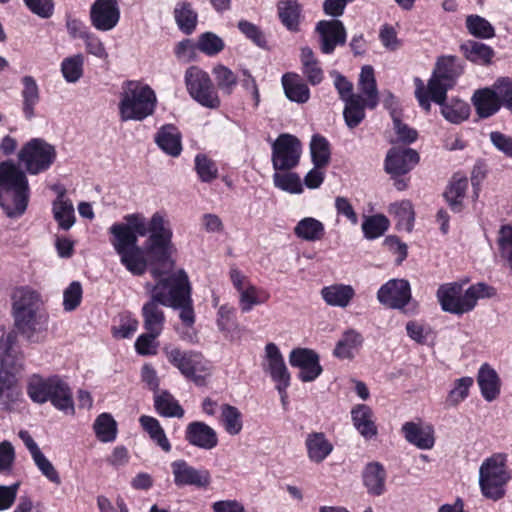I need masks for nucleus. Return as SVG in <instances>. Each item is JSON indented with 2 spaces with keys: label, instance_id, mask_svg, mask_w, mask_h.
<instances>
[{
  "label": "nucleus",
  "instance_id": "37",
  "mask_svg": "<svg viewBox=\"0 0 512 512\" xmlns=\"http://www.w3.org/2000/svg\"><path fill=\"white\" fill-rule=\"evenodd\" d=\"M295 235L305 241H319L325 234L324 224L313 217L301 219L294 228Z\"/></svg>",
  "mask_w": 512,
  "mask_h": 512
},
{
  "label": "nucleus",
  "instance_id": "29",
  "mask_svg": "<svg viewBox=\"0 0 512 512\" xmlns=\"http://www.w3.org/2000/svg\"><path fill=\"white\" fill-rule=\"evenodd\" d=\"M472 101L480 118H488L497 113L501 108L493 86L476 90Z\"/></svg>",
  "mask_w": 512,
  "mask_h": 512
},
{
  "label": "nucleus",
  "instance_id": "30",
  "mask_svg": "<svg viewBox=\"0 0 512 512\" xmlns=\"http://www.w3.org/2000/svg\"><path fill=\"white\" fill-rule=\"evenodd\" d=\"M321 296L327 305L333 307H347L355 296L351 285L333 284L321 289Z\"/></svg>",
  "mask_w": 512,
  "mask_h": 512
},
{
  "label": "nucleus",
  "instance_id": "44",
  "mask_svg": "<svg viewBox=\"0 0 512 512\" xmlns=\"http://www.w3.org/2000/svg\"><path fill=\"white\" fill-rule=\"evenodd\" d=\"M52 387V377L34 375L28 383L27 394L33 402L43 404L48 402Z\"/></svg>",
  "mask_w": 512,
  "mask_h": 512
},
{
  "label": "nucleus",
  "instance_id": "58",
  "mask_svg": "<svg viewBox=\"0 0 512 512\" xmlns=\"http://www.w3.org/2000/svg\"><path fill=\"white\" fill-rule=\"evenodd\" d=\"M389 227V221L384 215L367 217L362 223V230L367 239L382 236Z\"/></svg>",
  "mask_w": 512,
  "mask_h": 512
},
{
  "label": "nucleus",
  "instance_id": "49",
  "mask_svg": "<svg viewBox=\"0 0 512 512\" xmlns=\"http://www.w3.org/2000/svg\"><path fill=\"white\" fill-rule=\"evenodd\" d=\"M310 153L314 166L324 168L330 162V146L328 141L320 135H314L310 142Z\"/></svg>",
  "mask_w": 512,
  "mask_h": 512
},
{
  "label": "nucleus",
  "instance_id": "16",
  "mask_svg": "<svg viewBox=\"0 0 512 512\" xmlns=\"http://www.w3.org/2000/svg\"><path fill=\"white\" fill-rule=\"evenodd\" d=\"M261 367L263 372L270 377L275 384L291 381V374L284 361L279 347L269 342L264 347Z\"/></svg>",
  "mask_w": 512,
  "mask_h": 512
},
{
  "label": "nucleus",
  "instance_id": "62",
  "mask_svg": "<svg viewBox=\"0 0 512 512\" xmlns=\"http://www.w3.org/2000/svg\"><path fill=\"white\" fill-rule=\"evenodd\" d=\"M408 337L418 344L424 345L432 335V328L422 322L411 320L406 323Z\"/></svg>",
  "mask_w": 512,
  "mask_h": 512
},
{
  "label": "nucleus",
  "instance_id": "10",
  "mask_svg": "<svg viewBox=\"0 0 512 512\" xmlns=\"http://www.w3.org/2000/svg\"><path fill=\"white\" fill-rule=\"evenodd\" d=\"M56 157L55 147L41 138L31 139L18 153L19 162L30 175H38L50 169Z\"/></svg>",
  "mask_w": 512,
  "mask_h": 512
},
{
  "label": "nucleus",
  "instance_id": "51",
  "mask_svg": "<svg viewBox=\"0 0 512 512\" xmlns=\"http://www.w3.org/2000/svg\"><path fill=\"white\" fill-rule=\"evenodd\" d=\"M139 422L143 430L150 436L156 445L160 448H170L165 432L156 418L143 415L140 417Z\"/></svg>",
  "mask_w": 512,
  "mask_h": 512
},
{
  "label": "nucleus",
  "instance_id": "25",
  "mask_svg": "<svg viewBox=\"0 0 512 512\" xmlns=\"http://www.w3.org/2000/svg\"><path fill=\"white\" fill-rule=\"evenodd\" d=\"M65 194V189H61L59 195L52 203V214L58 227L61 230L67 231L75 224L76 217L73 203Z\"/></svg>",
  "mask_w": 512,
  "mask_h": 512
},
{
  "label": "nucleus",
  "instance_id": "8",
  "mask_svg": "<svg viewBox=\"0 0 512 512\" xmlns=\"http://www.w3.org/2000/svg\"><path fill=\"white\" fill-rule=\"evenodd\" d=\"M145 287L151 293V297L141 310L143 326L146 331L161 334L166 321L162 306L169 307V304H174L175 300L171 301L172 298L168 295L167 277H159L155 285L147 283Z\"/></svg>",
  "mask_w": 512,
  "mask_h": 512
},
{
  "label": "nucleus",
  "instance_id": "40",
  "mask_svg": "<svg viewBox=\"0 0 512 512\" xmlns=\"http://www.w3.org/2000/svg\"><path fill=\"white\" fill-rule=\"evenodd\" d=\"M477 381L487 401L496 399L499 394V379L495 370L488 365H483L479 370Z\"/></svg>",
  "mask_w": 512,
  "mask_h": 512
},
{
  "label": "nucleus",
  "instance_id": "55",
  "mask_svg": "<svg viewBox=\"0 0 512 512\" xmlns=\"http://www.w3.org/2000/svg\"><path fill=\"white\" fill-rule=\"evenodd\" d=\"M497 245L501 259L505 261L512 272V226L503 225L500 227Z\"/></svg>",
  "mask_w": 512,
  "mask_h": 512
},
{
  "label": "nucleus",
  "instance_id": "11",
  "mask_svg": "<svg viewBox=\"0 0 512 512\" xmlns=\"http://www.w3.org/2000/svg\"><path fill=\"white\" fill-rule=\"evenodd\" d=\"M509 475L505 470V458L497 454L487 459L480 467L479 483L485 497L498 500L504 495V484Z\"/></svg>",
  "mask_w": 512,
  "mask_h": 512
},
{
  "label": "nucleus",
  "instance_id": "42",
  "mask_svg": "<svg viewBox=\"0 0 512 512\" xmlns=\"http://www.w3.org/2000/svg\"><path fill=\"white\" fill-rule=\"evenodd\" d=\"M174 18L179 29L186 33L191 34L197 25L198 15L193 10L188 2H179L174 9Z\"/></svg>",
  "mask_w": 512,
  "mask_h": 512
},
{
  "label": "nucleus",
  "instance_id": "45",
  "mask_svg": "<svg viewBox=\"0 0 512 512\" xmlns=\"http://www.w3.org/2000/svg\"><path fill=\"white\" fill-rule=\"evenodd\" d=\"M22 84L23 112L27 119H31L34 116V107L39 102V88L32 76H24Z\"/></svg>",
  "mask_w": 512,
  "mask_h": 512
},
{
  "label": "nucleus",
  "instance_id": "1",
  "mask_svg": "<svg viewBox=\"0 0 512 512\" xmlns=\"http://www.w3.org/2000/svg\"><path fill=\"white\" fill-rule=\"evenodd\" d=\"M125 223H114L109 231L113 238L111 245L120 256L121 264L133 275H143L147 270V261L143 250L137 245L139 236L148 234V223L141 213L124 216Z\"/></svg>",
  "mask_w": 512,
  "mask_h": 512
},
{
  "label": "nucleus",
  "instance_id": "5",
  "mask_svg": "<svg viewBox=\"0 0 512 512\" xmlns=\"http://www.w3.org/2000/svg\"><path fill=\"white\" fill-rule=\"evenodd\" d=\"M156 105V93L148 84L138 80L122 83L118 103L122 122L143 121L154 114Z\"/></svg>",
  "mask_w": 512,
  "mask_h": 512
},
{
  "label": "nucleus",
  "instance_id": "6",
  "mask_svg": "<svg viewBox=\"0 0 512 512\" xmlns=\"http://www.w3.org/2000/svg\"><path fill=\"white\" fill-rule=\"evenodd\" d=\"M496 294L493 287L484 283L470 286L463 292L461 284L449 283L441 285L437 290V298L445 312L462 315L470 312L480 298H490Z\"/></svg>",
  "mask_w": 512,
  "mask_h": 512
},
{
  "label": "nucleus",
  "instance_id": "56",
  "mask_svg": "<svg viewBox=\"0 0 512 512\" xmlns=\"http://www.w3.org/2000/svg\"><path fill=\"white\" fill-rule=\"evenodd\" d=\"M466 27L470 34L478 38L488 39L495 35V30L490 22L479 15L468 16Z\"/></svg>",
  "mask_w": 512,
  "mask_h": 512
},
{
  "label": "nucleus",
  "instance_id": "22",
  "mask_svg": "<svg viewBox=\"0 0 512 512\" xmlns=\"http://www.w3.org/2000/svg\"><path fill=\"white\" fill-rule=\"evenodd\" d=\"M174 482L177 486L206 487L210 482L209 473L206 470L196 469L185 461L178 460L171 464Z\"/></svg>",
  "mask_w": 512,
  "mask_h": 512
},
{
  "label": "nucleus",
  "instance_id": "64",
  "mask_svg": "<svg viewBox=\"0 0 512 512\" xmlns=\"http://www.w3.org/2000/svg\"><path fill=\"white\" fill-rule=\"evenodd\" d=\"M195 169L203 182H209L217 175L215 163L205 155H197L195 157Z\"/></svg>",
  "mask_w": 512,
  "mask_h": 512
},
{
  "label": "nucleus",
  "instance_id": "43",
  "mask_svg": "<svg viewBox=\"0 0 512 512\" xmlns=\"http://www.w3.org/2000/svg\"><path fill=\"white\" fill-rule=\"evenodd\" d=\"M441 106V114L443 117L453 124H460L468 119L470 115L469 105L459 99H452L449 103L445 101L437 103Z\"/></svg>",
  "mask_w": 512,
  "mask_h": 512
},
{
  "label": "nucleus",
  "instance_id": "31",
  "mask_svg": "<svg viewBox=\"0 0 512 512\" xmlns=\"http://www.w3.org/2000/svg\"><path fill=\"white\" fill-rule=\"evenodd\" d=\"M363 336L354 329L346 330L338 340L333 354L339 359H353L363 344Z\"/></svg>",
  "mask_w": 512,
  "mask_h": 512
},
{
  "label": "nucleus",
  "instance_id": "34",
  "mask_svg": "<svg viewBox=\"0 0 512 512\" xmlns=\"http://www.w3.org/2000/svg\"><path fill=\"white\" fill-rule=\"evenodd\" d=\"M358 88L361 91V96L366 105L370 109H374L378 105V90L376 86V80L374 76L373 67L365 65L361 69Z\"/></svg>",
  "mask_w": 512,
  "mask_h": 512
},
{
  "label": "nucleus",
  "instance_id": "35",
  "mask_svg": "<svg viewBox=\"0 0 512 512\" xmlns=\"http://www.w3.org/2000/svg\"><path fill=\"white\" fill-rule=\"evenodd\" d=\"M285 95L293 102L305 103L309 100L310 90L299 75L287 73L282 77Z\"/></svg>",
  "mask_w": 512,
  "mask_h": 512
},
{
  "label": "nucleus",
  "instance_id": "39",
  "mask_svg": "<svg viewBox=\"0 0 512 512\" xmlns=\"http://www.w3.org/2000/svg\"><path fill=\"white\" fill-rule=\"evenodd\" d=\"M366 107V101L363 100L361 95L350 96L345 101L343 117L350 129L357 127L364 120Z\"/></svg>",
  "mask_w": 512,
  "mask_h": 512
},
{
  "label": "nucleus",
  "instance_id": "4",
  "mask_svg": "<svg viewBox=\"0 0 512 512\" xmlns=\"http://www.w3.org/2000/svg\"><path fill=\"white\" fill-rule=\"evenodd\" d=\"M30 197L26 173L12 160L0 163V207L10 218L24 214Z\"/></svg>",
  "mask_w": 512,
  "mask_h": 512
},
{
  "label": "nucleus",
  "instance_id": "15",
  "mask_svg": "<svg viewBox=\"0 0 512 512\" xmlns=\"http://www.w3.org/2000/svg\"><path fill=\"white\" fill-rule=\"evenodd\" d=\"M14 325L29 343H41L46 337L48 315L41 311L17 316L14 317Z\"/></svg>",
  "mask_w": 512,
  "mask_h": 512
},
{
  "label": "nucleus",
  "instance_id": "41",
  "mask_svg": "<svg viewBox=\"0 0 512 512\" xmlns=\"http://www.w3.org/2000/svg\"><path fill=\"white\" fill-rule=\"evenodd\" d=\"M281 23L290 31H298L301 19V7L293 0L280 1L277 5Z\"/></svg>",
  "mask_w": 512,
  "mask_h": 512
},
{
  "label": "nucleus",
  "instance_id": "54",
  "mask_svg": "<svg viewBox=\"0 0 512 512\" xmlns=\"http://www.w3.org/2000/svg\"><path fill=\"white\" fill-rule=\"evenodd\" d=\"M473 385V379L471 377H462L456 379L453 388L449 391L446 398V405L449 407H455L469 395V390Z\"/></svg>",
  "mask_w": 512,
  "mask_h": 512
},
{
  "label": "nucleus",
  "instance_id": "33",
  "mask_svg": "<svg viewBox=\"0 0 512 512\" xmlns=\"http://www.w3.org/2000/svg\"><path fill=\"white\" fill-rule=\"evenodd\" d=\"M386 472L378 462L366 465L363 471V483L371 495L379 496L385 492Z\"/></svg>",
  "mask_w": 512,
  "mask_h": 512
},
{
  "label": "nucleus",
  "instance_id": "21",
  "mask_svg": "<svg viewBox=\"0 0 512 512\" xmlns=\"http://www.w3.org/2000/svg\"><path fill=\"white\" fill-rule=\"evenodd\" d=\"M316 30L320 35V49L325 54H331L337 45L346 42V30L339 20H322Z\"/></svg>",
  "mask_w": 512,
  "mask_h": 512
},
{
  "label": "nucleus",
  "instance_id": "24",
  "mask_svg": "<svg viewBox=\"0 0 512 512\" xmlns=\"http://www.w3.org/2000/svg\"><path fill=\"white\" fill-rule=\"evenodd\" d=\"M405 439L417 448H432L435 444L433 426L423 422H406L402 426Z\"/></svg>",
  "mask_w": 512,
  "mask_h": 512
},
{
  "label": "nucleus",
  "instance_id": "63",
  "mask_svg": "<svg viewBox=\"0 0 512 512\" xmlns=\"http://www.w3.org/2000/svg\"><path fill=\"white\" fill-rule=\"evenodd\" d=\"M82 299V286L80 282L73 281L63 293V306L65 311L75 310Z\"/></svg>",
  "mask_w": 512,
  "mask_h": 512
},
{
  "label": "nucleus",
  "instance_id": "3",
  "mask_svg": "<svg viewBox=\"0 0 512 512\" xmlns=\"http://www.w3.org/2000/svg\"><path fill=\"white\" fill-rule=\"evenodd\" d=\"M463 68L454 57H442L438 60L431 78L425 86L422 79H414L415 97L422 109L431 110V103L446 101L447 91L451 89L457 78L462 74Z\"/></svg>",
  "mask_w": 512,
  "mask_h": 512
},
{
  "label": "nucleus",
  "instance_id": "50",
  "mask_svg": "<svg viewBox=\"0 0 512 512\" xmlns=\"http://www.w3.org/2000/svg\"><path fill=\"white\" fill-rule=\"evenodd\" d=\"M389 212L397 219L399 228L410 232L413 227L414 211L412 204L408 200L393 203L390 205Z\"/></svg>",
  "mask_w": 512,
  "mask_h": 512
},
{
  "label": "nucleus",
  "instance_id": "36",
  "mask_svg": "<svg viewBox=\"0 0 512 512\" xmlns=\"http://www.w3.org/2000/svg\"><path fill=\"white\" fill-rule=\"evenodd\" d=\"M302 73L311 85H318L322 82L324 73L320 67L319 61L315 58L311 48L303 47L301 49Z\"/></svg>",
  "mask_w": 512,
  "mask_h": 512
},
{
  "label": "nucleus",
  "instance_id": "60",
  "mask_svg": "<svg viewBox=\"0 0 512 512\" xmlns=\"http://www.w3.org/2000/svg\"><path fill=\"white\" fill-rule=\"evenodd\" d=\"M32 459L41 473L52 483L60 484L61 479L51 461L42 453V450H30Z\"/></svg>",
  "mask_w": 512,
  "mask_h": 512
},
{
  "label": "nucleus",
  "instance_id": "57",
  "mask_svg": "<svg viewBox=\"0 0 512 512\" xmlns=\"http://www.w3.org/2000/svg\"><path fill=\"white\" fill-rule=\"evenodd\" d=\"M197 48L207 56H215L224 48V42L221 37L212 32H204L199 35Z\"/></svg>",
  "mask_w": 512,
  "mask_h": 512
},
{
  "label": "nucleus",
  "instance_id": "38",
  "mask_svg": "<svg viewBox=\"0 0 512 512\" xmlns=\"http://www.w3.org/2000/svg\"><path fill=\"white\" fill-rule=\"evenodd\" d=\"M269 293L251 284L238 292V303L242 313L250 312L254 306L268 301Z\"/></svg>",
  "mask_w": 512,
  "mask_h": 512
},
{
  "label": "nucleus",
  "instance_id": "52",
  "mask_svg": "<svg viewBox=\"0 0 512 512\" xmlns=\"http://www.w3.org/2000/svg\"><path fill=\"white\" fill-rule=\"evenodd\" d=\"M84 57L76 54L63 59L61 72L68 83H76L83 76Z\"/></svg>",
  "mask_w": 512,
  "mask_h": 512
},
{
  "label": "nucleus",
  "instance_id": "32",
  "mask_svg": "<svg viewBox=\"0 0 512 512\" xmlns=\"http://www.w3.org/2000/svg\"><path fill=\"white\" fill-rule=\"evenodd\" d=\"M160 149L170 156L177 157L182 151L181 135L174 125L162 126L155 136Z\"/></svg>",
  "mask_w": 512,
  "mask_h": 512
},
{
  "label": "nucleus",
  "instance_id": "26",
  "mask_svg": "<svg viewBox=\"0 0 512 512\" xmlns=\"http://www.w3.org/2000/svg\"><path fill=\"white\" fill-rule=\"evenodd\" d=\"M351 419L355 429L366 439L377 435V426L372 409L365 404H357L351 409Z\"/></svg>",
  "mask_w": 512,
  "mask_h": 512
},
{
  "label": "nucleus",
  "instance_id": "18",
  "mask_svg": "<svg viewBox=\"0 0 512 512\" xmlns=\"http://www.w3.org/2000/svg\"><path fill=\"white\" fill-rule=\"evenodd\" d=\"M410 284L404 279H392L384 284L377 293V299L383 305L393 309H402L410 301Z\"/></svg>",
  "mask_w": 512,
  "mask_h": 512
},
{
  "label": "nucleus",
  "instance_id": "12",
  "mask_svg": "<svg viewBox=\"0 0 512 512\" xmlns=\"http://www.w3.org/2000/svg\"><path fill=\"white\" fill-rule=\"evenodd\" d=\"M168 295L175 300L169 307L179 309V317L187 327H192L195 322V314L190 296L188 277L183 270L173 273L167 277Z\"/></svg>",
  "mask_w": 512,
  "mask_h": 512
},
{
  "label": "nucleus",
  "instance_id": "61",
  "mask_svg": "<svg viewBox=\"0 0 512 512\" xmlns=\"http://www.w3.org/2000/svg\"><path fill=\"white\" fill-rule=\"evenodd\" d=\"M492 86L500 105L504 106L512 114V78L500 77Z\"/></svg>",
  "mask_w": 512,
  "mask_h": 512
},
{
  "label": "nucleus",
  "instance_id": "53",
  "mask_svg": "<svg viewBox=\"0 0 512 512\" xmlns=\"http://www.w3.org/2000/svg\"><path fill=\"white\" fill-rule=\"evenodd\" d=\"M94 430L99 440L109 442L116 437L117 424L110 414L103 413L95 420Z\"/></svg>",
  "mask_w": 512,
  "mask_h": 512
},
{
  "label": "nucleus",
  "instance_id": "13",
  "mask_svg": "<svg viewBox=\"0 0 512 512\" xmlns=\"http://www.w3.org/2000/svg\"><path fill=\"white\" fill-rule=\"evenodd\" d=\"M185 84L190 96L200 105L211 109L220 106L221 100L209 75L199 67L191 66L186 70Z\"/></svg>",
  "mask_w": 512,
  "mask_h": 512
},
{
  "label": "nucleus",
  "instance_id": "59",
  "mask_svg": "<svg viewBox=\"0 0 512 512\" xmlns=\"http://www.w3.org/2000/svg\"><path fill=\"white\" fill-rule=\"evenodd\" d=\"M274 185L286 192L298 194L303 191L300 177L296 173H278L273 175Z\"/></svg>",
  "mask_w": 512,
  "mask_h": 512
},
{
  "label": "nucleus",
  "instance_id": "14",
  "mask_svg": "<svg viewBox=\"0 0 512 512\" xmlns=\"http://www.w3.org/2000/svg\"><path fill=\"white\" fill-rule=\"evenodd\" d=\"M301 143L293 135L281 134L272 145V163L275 170H290L300 159Z\"/></svg>",
  "mask_w": 512,
  "mask_h": 512
},
{
  "label": "nucleus",
  "instance_id": "47",
  "mask_svg": "<svg viewBox=\"0 0 512 512\" xmlns=\"http://www.w3.org/2000/svg\"><path fill=\"white\" fill-rule=\"evenodd\" d=\"M154 406L157 412L165 417H182L184 414L178 401L167 391L155 394Z\"/></svg>",
  "mask_w": 512,
  "mask_h": 512
},
{
  "label": "nucleus",
  "instance_id": "17",
  "mask_svg": "<svg viewBox=\"0 0 512 512\" xmlns=\"http://www.w3.org/2000/svg\"><path fill=\"white\" fill-rule=\"evenodd\" d=\"M289 363L300 369L298 377L302 382L314 381L322 373L319 355L311 349H293L289 354Z\"/></svg>",
  "mask_w": 512,
  "mask_h": 512
},
{
  "label": "nucleus",
  "instance_id": "9",
  "mask_svg": "<svg viewBox=\"0 0 512 512\" xmlns=\"http://www.w3.org/2000/svg\"><path fill=\"white\" fill-rule=\"evenodd\" d=\"M163 352L168 362L196 385H203L211 374V363L199 352L182 351L177 347H165Z\"/></svg>",
  "mask_w": 512,
  "mask_h": 512
},
{
  "label": "nucleus",
  "instance_id": "28",
  "mask_svg": "<svg viewBox=\"0 0 512 512\" xmlns=\"http://www.w3.org/2000/svg\"><path fill=\"white\" fill-rule=\"evenodd\" d=\"M52 390L50 393L49 402L58 410L66 414L74 413V403L72 392L67 383H65L58 376L52 377Z\"/></svg>",
  "mask_w": 512,
  "mask_h": 512
},
{
  "label": "nucleus",
  "instance_id": "46",
  "mask_svg": "<svg viewBox=\"0 0 512 512\" xmlns=\"http://www.w3.org/2000/svg\"><path fill=\"white\" fill-rule=\"evenodd\" d=\"M468 189V180L465 177L454 178L444 193V196L454 212H460L463 209V200Z\"/></svg>",
  "mask_w": 512,
  "mask_h": 512
},
{
  "label": "nucleus",
  "instance_id": "20",
  "mask_svg": "<svg viewBox=\"0 0 512 512\" xmlns=\"http://www.w3.org/2000/svg\"><path fill=\"white\" fill-rule=\"evenodd\" d=\"M90 19L97 30H112L120 19L117 0H96L91 7Z\"/></svg>",
  "mask_w": 512,
  "mask_h": 512
},
{
  "label": "nucleus",
  "instance_id": "2",
  "mask_svg": "<svg viewBox=\"0 0 512 512\" xmlns=\"http://www.w3.org/2000/svg\"><path fill=\"white\" fill-rule=\"evenodd\" d=\"M149 237L142 248L143 255L147 261V267H151V273L155 279L162 277L172 271L174 260L172 252L173 232L169 221L160 212H155L147 227Z\"/></svg>",
  "mask_w": 512,
  "mask_h": 512
},
{
  "label": "nucleus",
  "instance_id": "48",
  "mask_svg": "<svg viewBox=\"0 0 512 512\" xmlns=\"http://www.w3.org/2000/svg\"><path fill=\"white\" fill-rule=\"evenodd\" d=\"M461 48L465 57L477 64H488L494 56V51L490 46L477 41H468Z\"/></svg>",
  "mask_w": 512,
  "mask_h": 512
},
{
  "label": "nucleus",
  "instance_id": "19",
  "mask_svg": "<svg viewBox=\"0 0 512 512\" xmlns=\"http://www.w3.org/2000/svg\"><path fill=\"white\" fill-rule=\"evenodd\" d=\"M416 150L404 147H392L386 155L385 171L392 176L404 175L419 162Z\"/></svg>",
  "mask_w": 512,
  "mask_h": 512
},
{
  "label": "nucleus",
  "instance_id": "7",
  "mask_svg": "<svg viewBox=\"0 0 512 512\" xmlns=\"http://www.w3.org/2000/svg\"><path fill=\"white\" fill-rule=\"evenodd\" d=\"M17 334L0 328V399L18 396L15 389L17 366Z\"/></svg>",
  "mask_w": 512,
  "mask_h": 512
},
{
  "label": "nucleus",
  "instance_id": "27",
  "mask_svg": "<svg viewBox=\"0 0 512 512\" xmlns=\"http://www.w3.org/2000/svg\"><path fill=\"white\" fill-rule=\"evenodd\" d=\"M186 439L191 445L199 448H214L218 442L214 429L199 421L188 424Z\"/></svg>",
  "mask_w": 512,
  "mask_h": 512
},
{
  "label": "nucleus",
  "instance_id": "23",
  "mask_svg": "<svg viewBox=\"0 0 512 512\" xmlns=\"http://www.w3.org/2000/svg\"><path fill=\"white\" fill-rule=\"evenodd\" d=\"M43 301L41 295L29 288H17L12 295L13 318L26 314L41 312Z\"/></svg>",
  "mask_w": 512,
  "mask_h": 512
}]
</instances>
